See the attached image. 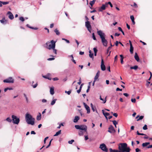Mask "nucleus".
Segmentation results:
<instances>
[{"label": "nucleus", "instance_id": "f8f14e48", "mask_svg": "<svg viewBox=\"0 0 152 152\" xmlns=\"http://www.w3.org/2000/svg\"><path fill=\"white\" fill-rule=\"evenodd\" d=\"M0 22L3 24H6L8 22V20L5 19L4 16H3L2 20H0Z\"/></svg>", "mask_w": 152, "mask_h": 152}, {"label": "nucleus", "instance_id": "f257e3e1", "mask_svg": "<svg viewBox=\"0 0 152 152\" xmlns=\"http://www.w3.org/2000/svg\"><path fill=\"white\" fill-rule=\"evenodd\" d=\"M118 150H113L111 148L109 149L110 152H125L129 151V147H127V145L126 143H120L118 145Z\"/></svg>", "mask_w": 152, "mask_h": 152}, {"label": "nucleus", "instance_id": "4be33fe9", "mask_svg": "<svg viewBox=\"0 0 152 152\" xmlns=\"http://www.w3.org/2000/svg\"><path fill=\"white\" fill-rule=\"evenodd\" d=\"M130 18L132 20V22L133 24H135V22L134 21V16L132 15H131L130 16Z\"/></svg>", "mask_w": 152, "mask_h": 152}, {"label": "nucleus", "instance_id": "4d7b16f0", "mask_svg": "<svg viewBox=\"0 0 152 152\" xmlns=\"http://www.w3.org/2000/svg\"><path fill=\"white\" fill-rule=\"evenodd\" d=\"M37 83L35 85H32V86L34 88H35L37 87Z\"/></svg>", "mask_w": 152, "mask_h": 152}, {"label": "nucleus", "instance_id": "37998d69", "mask_svg": "<svg viewBox=\"0 0 152 152\" xmlns=\"http://www.w3.org/2000/svg\"><path fill=\"white\" fill-rule=\"evenodd\" d=\"M86 28H87V29L88 30V31H89V32L90 33H91V26H90L89 27H87Z\"/></svg>", "mask_w": 152, "mask_h": 152}, {"label": "nucleus", "instance_id": "423d86ee", "mask_svg": "<svg viewBox=\"0 0 152 152\" xmlns=\"http://www.w3.org/2000/svg\"><path fill=\"white\" fill-rule=\"evenodd\" d=\"M13 123L15 124H18L20 121V119L18 118L16 116L14 115L12 116Z\"/></svg>", "mask_w": 152, "mask_h": 152}, {"label": "nucleus", "instance_id": "9b49d317", "mask_svg": "<svg viewBox=\"0 0 152 152\" xmlns=\"http://www.w3.org/2000/svg\"><path fill=\"white\" fill-rule=\"evenodd\" d=\"M101 70L102 71H104L105 70L106 68L105 65L104 64V62L102 58L101 60Z\"/></svg>", "mask_w": 152, "mask_h": 152}, {"label": "nucleus", "instance_id": "cd10ccee", "mask_svg": "<svg viewBox=\"0 0 152 152\" xmlns=\"http://www.w3.org/2000/svg\"><path fill=\"white\" fill-rule=\"evenodd\" d=\"M130 51L131 54L133 53V48L132 45L130 46Z\"/></svg>", "mask_w": 152, "mask_h": 152}, {"label": "nucleus", "instance_id": "a878e982", "mask_svg": "<svg viewBox=\"0 0 152 152\" xmlns=\"http://www.w3.org/2000/svg\"><path fill=\"white\" fill-rule=\"evenodd\" d=\"M150 144L149 142H146L143 143L142 144V145L143 147H145L147 146L148 145H149Z\"/></svg>", "mask_w": 152, "mask_h": 152}, {"label": "nucleus", "instance_id": "79ce46f5", "mask_svg": "<svg viewBox=\"0 0 152 152\" xmlns=\"http://www.w3.org/2000/svg\"><path fill=\"white\" fill-rule=\"evenodd\" d=\"M2 3L3 5H6L9 3L8 1H2Z\"/></svg>", "mask_w": 152, "mask_h": 152}, {"label": "nucleus", "instance_id": "412c9836", "mask_svg": "<svg viewBox=\"0 0 152 152\" xmlns=\"http://www.w3.org/2000/svg\"><path fill=\"white\" fill-rule=\"evenodd\" d=\"M138 117H139V118L137 120V121H139L140 120L142 119L143 118L144 116L142 115L139 116V115H138L136 117V118H137Z\"/></svg>", "mask_w": 152, "mask_h": 152}, {"label": "nucleus", "instance_id": "393cba45", "mask_svg": "<svg viewBox=\"0 0 152 152\" xmlns=\"http://www.w3.org/2000/svg\"><path fill=\"white\" fill-rule=\"evenodd\" d=\"M57 100L56 99H53L51 102L50 104L51 105H53L55 104L56 103V101Z\"/></svg>", "mask_w": 152, "mask_h": 152}, {"label": "nucleus", "instance_id": "4468645a", "mask_svg": "<svg viewBox=\"0 0 152 152\" xmlns=\"http://www.w3.org/2000/svg\"><path fill=\"white\" fill-rule=\"evenodd\" d=\"M7 14L8 15V18L11 20H12L14 18V16L13 15L10 11H8L7 13Z\"/></svg>", "mask_w": 152, "mask_h": 152}, {"label": "nucleus", "instance_id": "338daca9", "mask_svg": "<svg viewBox=\"0 0 152 152\" xmlns=\"http://www.w3.org/2000/svg\"><path fill=\"white\" fill-rule=\"evenodd\" d=\"M147 148H152V145H149V146H148L147 147Z\"/></svg>", "mask_w": 152, "mask_h": 152}, {"label": "nucleus", "instance_id": "680f3d73", "mask_svg": "<svg viewBox=\"0 0 152 152\" xmlns=\"http://www.w3.org/2000/svg\"><path fill=\"white\" fill-rule=\"evenodd\" d=\"M93 50H94V53H97V50L96 48H93Z\"/></svg>", "mask_w": 152, "mask_h": 152}, {"label": "nucleus", "instance_id": "a211bd4d", "mask_svg": "<svg viewBox=\"0 0 152 152\" xmlns=\"http://www.w3.org/2000/svg\"><path fill=\"white\" fill-rule=\"evenodd\" d=\"M79 119V117L78 116H75V118L73 120V122L74 123H76L78 121Z\"/></svg>", "mask_w": 152, "mask_h": 152}, {"label": "nucleus", "instance_id": "774afa93", "mask_svg": "<svg viewBox=\"0 0 152 152\" xmlns=\"http://www.w3.org/2000/svg\"><path fill=\"white\" fill-rule=\"evenodd\" d=\"M136 152H139L140 151L139 149L138 148H137L135 149Z\"/></svg>", "mask_w": 152, "mask_h": 152}, {"label": "nucleus", "instance_id": "49530a36", "mask_svg": "<svg viewBox=\"0 0 152 152\" xmlns=\"http://www.w3.org/2000/svg\"><path fill=\"white\" fill-rule=\"evenodd\" d=\"M74 142V140H71L68 141V142L69 144H72V143Z\"/></svg>", "mask_w": 152, "mask_h": 152}, {"label": "nucleus", "instance_id": "c9c22d12", "mask_svg": "<svg viewBox=\"0 0 152 152\" xmlns=\"http://www.w3.org/2000/svg\"><path fill=\"white\" fill-rule=\"evenodd\" d=\"M100 100L103 101V103L104 104L106 102V98L105 99H103L102 98L101 96H100Z\"/></svg>", "mask_w": 152, "mask_h": 152}, {"label": "nucleus", "instance_id": "5fc2aeb1", "mask_svg": "<svg viewBox=\"0 0 152 152\" xmlns=\"http://www.w3.org/2000/svg\"><path fill=\"white\" fill-rule=\"evenodd\" d=\"M55 58H50L48 59V61H52L54 60Z\"/></svg>", "mask_w": 152, "mask_h": 152}, {"label": "nucleus", "instance_id": "0eeeda50", "mask_svg": "<svg viewBox=\"0 0 152 152\" xmlns=\"http://www.w3.org/2000/svg\"><path fill=\"white\" fill-rule=\"evenodd\" d=\"M99 148L103 151L107 152L108 151V149L107 148L106 145L102 143L99 146Z\"/></svg>", "mask_w": 152, "mask_h": 152}, {"label": "nucleus", "instance_id": "09e8293b", "mask_svg": "<svg viewBox=\"0 0 152 152\" xmlns=\"http://www.w3.org/2000/svg\"><path fill=\"white\" fill-rule=\"evenodd\" d=\"M52 140V139H51L50 141L49 142V144H48V145L46 147V148H48L51 145V141Z\"/></svg>", "mask_w": 152, "mask_h": 152}, {"label": "nucleus", "instance_id": "6e6d98bb", "mask_svg": "<svg viewBox=\"0 0 152 152\" xmlns=\"http://www.w3.org/2000/svg\"><path fill=\"white\" fill-rule=\"evenodd\" d=\"M53 50V53L55 54H57V50H56L55 49V48H54L53 49H52Z\"/></svg>", "mask_w": 152, "mask_h": 152}, {"label": "nucleus", "instance_id": "052dcab7", "mask_svg": "<svg viewBox=\"0 0 152 152\" xmlns=\"http://www.w3.org/2000/svg\"><path fill=\"white\" fill-rule=\"evenodd\" d=\"M83 134V133L82 131H80L79 132V135L80 136L82 135Z\"/></svg>", "mask_w": 152, "mask_h": 152}, {"label": "nucleus", "instance_id": "a18cd8bd", "mask_svg": "<svg viewBox=\"0 0 152 152\" xmlns=\"http://www.w3.org/2000/svg\"><path fill=\"white\" fill-rule=\"evenodd\" d=\"M111 49V47H109L107 50V53L108 54L109 53V51Z\"/></svg>", "mask_w": 152, "mask_h": 152}, {"label": "nucleus", "instance_id": "7c9ffc66", "mask_svg": "<svg viewBox=\"0 0 152 152\" xmlns=\"http://www.w3.org/2000/svg\"><path fill=\"white\" fill-rule=\"evenodd\" d=\"M61 130H60L58 132H56V134L54 135V136H58V135L61 133Z\"/></svg>", "mask_w": 152, "mask_h": 152}, {"label": "nucleus", "instance_id": "dca6fc26", "mask_svg": "<svg viewBox=\"0 0 152 152\" xmlns=\"http://www.w3.org/2000/svg\"><path fill=\"white\" fill-rule=\"evenodd\" d=\"M102 112L103 114L105 116L106 118L107 119V116H108L110 115L109 113H104V110H102Z\"/></svg>", "mask_w": 152, "mask_h": 152}, {"label": "nucleus", "instance_id": "bb28decb", "mask_svg": "<svg viewBox=\"0 0 152 152\" xmlns=\"http://www.w3.org/2000/svg\"><path fill=\"white\" fill-rule=\"evenodd\" d=\"M85 25L86 27L91 26V25L90 23V22L88 21H87L85 23Z\"/></svg>", "mask_w": 152, "mask_h": 152}, {"label": "nucleus", "instance_id": "6ab92c4d", "mask_svg": "<svg viewBox=\"0 0 152 152\" xmlns=\"http://www.w3.org/2000/svg\"><path fill=\"white\" fill-rule=\"evenodd\" d=\"M50 92L51 95H53L54 94V88L53 87L50 88Z\"/></svg>", "mask_w": 152, "mask_h": 152}, {"label": "nucleus", "instance_id": "a19ab883", "mask_svg": "<svg viewBox=\"0 0 152 152\" xmlns=\"http://www.w3.org/2000/svg\"><path fill=\"white\" fill-rule=\"evenodd\" d=\"M6 120L9 122H11L12 121L11 119L9 117L7 118L6 119Z\"/></svg>", "mask_w": 152, "mask_h": 152}, {"label": "nucleus", "instance_id": "de8ad7c7", "mask_svg": "<svg viewBox=\"0 0 152 152\" xmlns=\"http://www.w3.org/2000/svg\"><path fill=\"white\" fill-rule=\"evenodd\" d=\"M113 124L115 126V125H116V124H118V123L115 120H114L113 121Z\"/></svg>", "mask_w": 152, "mask_h": 152}, {"label": "nucleus", "instance_id": "ea45409f", "mask_svg": "<svg viewBox=\"0 0 152 152\" xmlns=\"http://www.w3.org/2000/svg\"><path fill=\"white\" fill-rule=\"evenodd\" d=\"M106 3V4H107V6H108V4H109L111 7H113V5L109 1L108 2Z\"/></svg>", "mask_w": 152, "mask_h": 152}, {"label": "nucleus", "instance_id": "3c124183", "mask_svg": "<svg viewBox=\"0 0 152 152\" xmlns=\"http://www.w3.org/2000/svg\"><path fill=\"white\" fill-rule=\"evenodd\" d=\"M81 78L80 77L79 79V82L77 83L80 85L81 84Z\"/></svg>", "mask_w": 152, "mask_h": 152}, {"label": "nucleus", "instance_id": "e2e57ef3", "mask_svg": "<svg viewBox=\"0 0 152 152\" xmlns=\"http://www.w3.org/2000/svg\"><path fill=\"white\" fill-rule=\"evenodd\" d=\"M47 102V100L45 99H43L42 100V102L43 103L46 102Z\"/></svg>", "mask_w": 152, "mask_h": 152}, {"label": "nucleus", "instance_id": "13d9d810", "mask_svg": "<svg viewBox=\"0 0 152 152\" xmlns=\"http://www.w3.org/2000/svg\"><path fill=\"white\" fill-rule=\"evenodd\" d=\"M131 101L132 102L135 103L136 102V99H132Z\"/></svg>", "mask_w": 152, "mask_h": 152}, {"label": "nucleus", "instance_id": "9d476101", "mask_svg": "<svg viewBox=\"0 0 152 152\" xmlns=\"http://www.w3.org/2000/svg\"><path fill=\"white\" fill-rule=\"evenodd\" d=\"M115 131L113 126L112 125L110 126L108 128V132L111 133H115Z\"/></svg>", "mask_w": 152, "mask_h": 152}, {"label": "nucleus", "instance_id": "aec40b11", "mask_svg": "<svg viewBox=\"0 0 152 152\" xmlns=\"http://www.w3.org/2000/svg\"><path fill=\"white\" fill-rule=\"evenodd\" d=\"M89 57L91 58H92L93 59L94 58V57H93L94 54L93 53H91V50H89Z\"/></svg>", "mask_w": 152, "mask_h": 152}, {"label": "nucleus", "instance_id": "c03bdc74", "mask_svg": "<svg viewBox=\"0 0 152 152\" xmlns=\"http://www.w3.org/2000/svg\"><path fill=\"white\" fill-rule=\"evenodd\" d=\"M62 40H64L66 42V43H69V41L68 40H67V39H65V38H62Z\"/></svg>", "mask_w": 152, "mask_h": 152}, {"label": "nucleus", "instance_id": "72a5a7b5", "mask_svg": "<svg viewBox=\"0 0 152 152\" xmlns=\"http://www.w3.org/2000/svg\"><path fill=\"white\" fill-rule=\"evenodd\" d=\"M54 32L56 33V35H58L60 34V32L57 29H56L54 30Z\"/></svg>", "mask_w": 152, "mask_h": 152}, {"label": "nucleus", "instance_id": "2f4dec72", "mask_svg": "<svg viewBox=\"0 0 152 152\" xmlns=\"http://www.w3.org/2000/svg\"><path fill=\"white\" fill-rule=\"evenodd\" d=\"M26 26L28 27V28H31V29H34V30H37V28H34V27H33L31 26H29V25H28V24H27L26 25Z\"/></svg>", "mask_w": 152, "mask_h": 152}, {"label": "nucleus", "instance_id": "e433bc0d", "mask_svg": "<svg viewBox=\"0 0 152 152\" xmlns=\"http://www.w3.org/2000/svg\"><path fill=\"white\" fill-rule=\"evenodd\" d=\"M99 75H96V76L94 77V80L96 81L97 79L98 78Z\"/></svg>", "mask_w": 152, "mask_h": 152}, {"label": "nucleus", "instance_id": "4c0bfd02", "mask_svg": "<svg viewBox=\"0 0 152 152\" xmlns=\"http://www.w3.org/2000/svg\"><path fill=\"white\" fill-rule=\"evenodd\" d=\"M148 129V128L147 127V125L146 124L143 127V129L144 130H147Z\"/></svg>", "mask_w": 152, "mask_h": 152}, {"label": "nucleus", "instance_id": "f3484780", "mask_svg": "<svg viewBox=\"0 0 152 152\" xmlns=\"http://www.w3.org/2000/svg\"><path fill=\"white\" fill-rule=\"evenodd\" d=\"M134 58L138 62L140 60L139 57L136 53H135L134 55Z\"/></svg>", "mask_w": 152, "mask_h": 152}, {"label": "nucleus", "instance_id": "39448f33", "mask_svg": "<svg viewBox=\"0 0 152 152\" xmlns=\"http://www.w3.org/2000/svg\"><path fill=\"white\" fill-rule=\"evenodd\" d=\"M75 127L77 129L84 131L85 132H86L87 129V127L86 125H76Z\"/></svg>", "mask_w": 152, "mask_h": 152}, {"label": "nucleus", "instance_id": "8fccbe9b", "mask_svg": "<svg viewBox=\"0 0 152 152\" xmlns=\"http://www.w3.org/2000/svg\"><path fill=\"white\" fill-rule=\"evenodd\" d=\"M19 20H21V21L23 22L24 20V18L23 17H20L19 18Z\"/></svg>", "mask_w": 152, "mask_h": 152}, {"label": "nucleus", "instance_id": "f03ea898", "mask_svg": "<svg viewBox=\"0 0 152 152\" xmlns=\"http://www.w3.org/2000/svg\"><path fill=\"white\" fill-rule=\"evenodd\" d=\"M97 33L100 36L103 45L104 46L107 47V41L105 38V34L101 30L98 31Z\"/></svg>", "mask_w": 152, "mask_h": 152}, {"label": "nucleus", "instance_id": "ddd939ff", "mask_svg": "<svg viewBox=\"0 0 152 152\" xmlns=\"http://www.w3.org/2000/svg\"><path fill=\"white\" fill-rule=\"evenodd\" d=\"M83 104L85 107L86 109V110H87V113H90V109L89 107L87 105L86 103L84 102L83 103Z\"/></svg>", "mask_w": 152, "mask_h": 152}, {"label": "nucleus", "instance_id": "473e14b6", "mask_svg": "<svg viewBox=\"0 0 152 152\" xmlns=\"http://www.w3.org/2000/svg\"><path fill=\"white\" fill-rule=\"evenodd\" d=\"M91 106L93 111V112H94L95 111V107L94 106L93 104L92 103L91 104Z\"/></svg>", "mask_w": 152, "mask_h": 152}, {"label": "nucleus", "instance_id": "58836bf2", "mask_svg": "<svg viewBox=\"0 0 152 152\" xmlns=\"http://www.w3.org/2000/svg\"><path fill=\"white\" fill-rule=\"evenodd\" d=\"M92 38H93L94 40H96V38L95 37L94 34V33H93L92 34Z\"/></svg>", "mask_w": 152, "mask_h": 152}, {"label": "nucleus", "instance_id": "bf43d9fd", "mask_svg": "<svg viewBox=\"0 0 152 152\" xmlns=\"http://www.w3.org/2000/svg\"><path fill=\"white\" fill-rule=\"evenodd\" d=\"M118 60V56L116 55L115 57L114 58V61H117Z\"/></svg>", "mask_w": 152, "mask_h": 152}, {"label": "nucleus", "instance_id": "864d4df0", "mask_svg": "<svg viewBox=\"0 0 152 152\" xmlns=\"http://www.w3.org/2000/svg\"><path fill=\"white\" fill-rule=\"evenodd\" d=\"M65 93L67 94L68 95H69L71 93V91H65Z\"/></svg>", "mask_w": 152, "mask_h": 152}, {"label": "nucleus", "instance_id": "2eb2a0df", "mask_svg": "<svg viewBox=\"0 0 152 152\" xmlns=\"http://www.w3.org/2000/svg\"><path fill=\"white\" fill-rule=\"evenodd\" d=\"M50 73H48L46 75L42 76V77L44 78L47 79L48 80H51V78L50 77Z\"/></svg>", "mask_w": 152, "mask_h": 152}, {"label": "nucleus", "instance_id": "6e6552de", "mask_svg": "<svg viewBox=\"0 0 152 152\" xmlns=\"http://www.w3.org/2000/svg\"><path fill=\"white\" fill-rule=\"evenodd\" d=\"M4 83H13L14 82V80L11 77H10L7 79L4 80L3 81Z\"/></svg>", "mask_w": 152, "mask_h": 152}, {"label": "nucleus", "instance_id": "1a4fd4ad", "mask_svg": "<svg viewBox=\"0 0 152 152\" xmlns=\"http://www.w3.org/2000/svg\"><path fill=\"white\" fill-rule=\"evenodd\" d=\"M107 7V5L106 3L105 4H103L102 6L99 9V11L100 12H102L105 9L106 7Z\"/></svg>", "mask_w": 152, "mask_h": 152}, {"label": "nucleus", "instance_id": "69168bd1", "mask_svg": "<svg viewBox=\"0 0 152 152\" xmlns=\"http://www.w3.org/2000/svg\"><path fill=\"white\" fill-rule=\"evenodd\" d=\"M113 115L115 117H117L118 116V114L116 113H114L113 114Z\"/></svg>", "mask_w": 152, "mask_h": 152}, {"label": "nucleus", "instance_id": "f704fd0d", "mask_svg": "<svg viewBox=\"0 0 152 152\" xmlns=\"http://www.w3.org/2000/svg\"><path fill=\"white\" fill-rule=\"evenodd\" d=\"M95 1L96 0H93L92 1H90V4L91 7H92L93 4H94Z\"/></svg>", "mask_w": 152, "mask_h": 152}, {"label": "nucleus", "instance_id": "5701e85b", "mask_svg": "<svg viewBox=\"0 0 152 152\" xmlns=\"http://www.w3.org/2000/svg\"><path fill=\"white\" fill-rule=\"evenodd\" d=\"M39 115H38L37 116V119L38 121H39L41 120V115L40 113H39Z\"/></svg>", "mask_w": 152, "mask_h": 152}, {"label": "nucleus", "instance_id": "b1692460", "mask_svg": "<svg viewBox=\"0 0 152 152\" xmlns=\"http://www.w3.org/2000/svg\"><path fill=\"white\" fill-rule=\"evenodd\" d=\"M130 68L131 69H134L136 70L138 69V66L137 65H135L133 66H131Z\"/></svg>", "mask_w": 152, "mask_h": 152}, {"label": "nucleus", "instance_id": "603ef678", "mask_svg": "<svg viewBox=\"0 0 152 152\" xmlns=\"http://www.w3.org/2000/svg\"><path fill=\"white\" fill-rule=\"evenodd\" d=\"M64 126V125L62 123H61L59 124V126H58L57 127V128L58 129H60V127H61V126Z\"/></svg>", "mask_w": 152, "mask_h": 152}, {"label": "nucleus", "instance_id": "7ed1b4c3", "mask_svg": "<svg viewBox=\"0 0 152 152\" xmlns=\"http://www.w3.org/2000/svg\"><path fill=\"white\" fill-rule=\"evenodd\" d=\"M26 120L27 123L29 124L33 125L34 124V119L32 118L31 115L27 113L26 114Z\"/></svg>", "mask_w": 152, "mask_h": 152}, {"label": "nucleus", "instance_id": "c756f323", "mask_svg": "<svg viewBox=\"0 0 152 152\" xmlns=\"http://www.w3.org/2000/svg\"><path fill=\"white\" fill-rule=\"evenodd\" d=\"M23 95L25 97V99H26V102L27 103H28V97L25 94V93H24L23 94Z\"/></svg>", "mask_w": 152, "mask_h": 152}, {"label": "nucleus", "instance_id": "20e7f679", "mask_svg": "<svg viewBox=\"0 0 152 152\" xmlns=\"http://www.w3.org/2000/svg\"><path fill=\"white\" fill-rule=\"evenodd\" d=\"M56 42L53 40H51L50 42L48 41L46 43L45 47L49 50L53 49L55 48Z\"/></svg>", "mask_w": 152, "mask_h": 152}, {"label": "nucleus", "instance_id": "0e129e2a", "mask_svg": "<svg viewBox=\"0 0 152 152\" xmlns=\"http://www.w3.org/2000/svg\"><path fill=\"white\" fill-rule=\"evenodd\" d=\"M48 137H45V139H44V143H45L46 140L48 139Z\"/></svg>", "mask_w": 152, "mask_h": 152}, {"label": "nucleus", "instance_id": "c85d7f7f", "mask_svg": "<svg viewBox=\"0 0 152 152\" xmlns=\"http://www.w3.org/2000/svg\"><path fill=\"white\" fill-rule=\"evenodd\" d=\"M69 57L72 58V61L74 63V64H76V62L75 61V60L74 59L72 55L70 56H69Z\"/></svg>", "mask_w": 152, "mask_h": 152}]
</instances>
